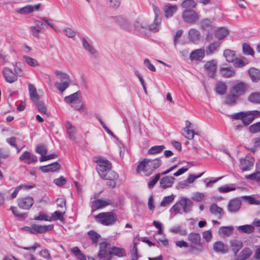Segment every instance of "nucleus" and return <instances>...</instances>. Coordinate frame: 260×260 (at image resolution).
<instances>
[{"label":"nucleus","mask_w":260,"mask_h":260,"mask_svg":"<svg viewBox=\"0 0 260 260\" xmlns=\"http://www.w3.org/2000/svg\"><path fill=\"white\" fill-rule=\"evenodd\" d=\"M55 76L60 80L61 82L63 81H70V78L68 74L63 72L61 70H56L54 72Z\"/></svg>","instance_id":"c9c22d12"},{"label":"nucleus","mask_w":260,"mask_h":260,"mask_svg":"<svg viewBox=\"0 0 260 260\" xmlns=\"http://www.w3.org/2000/svg\"><path fill=\"white\" fill-rule=\"evenodd\" d=\"M229 34V31L225 27H221L218 29L215 32V36L219 40H221L226 37Z\"/></svg>","instance_id":"c03bdc74"},{"label":"nucleus","mask_w":260,"mask_h":260,"mask_svg":"<svg viewBox=\"0 0 260 260\" xmlns=\"http://www.w3.org/2000/svg\"><path fill=\"white\" fill-rule=\"evenodd\" d=\"M40 112L42 114H46L47 109L45 104L42 102L37 101L35 103Z\"/></svg>","instance_id":"0e129e2a"},{"label":"nucleus","mask_w":260,"mask_h":260,"mask_svg":"<svg viewBox=\"0 0 260 260\" xmlns=\"http://www.w3.org/2000/svg\"><path fill=\"white\" fill-rule=\"evenodd\" d=\"M95 221L105 226L113 225L117 220V215L113 212H102L94 216Z\"/></svg>","instance_id":"20e7f679"},{"label":"nucleus","mask_w":260,"mask_h":260,"mask_svg":"<svg viewBox=\"0 0 260 260\" xmlns=\"http://www.w3.org/2000/svg\"><path fill=\"white\" fill-rule=\"evenodd\" d=\"M175 180V178L172 176H166L160 180V185L162 188L166 189L171 187Z\"/></svg>","instance_id":"aec40b11"},{"label":"nucleus","mask_w":260,"mask_h":260,"mask_svg":"<svg viewBox=\"0 0 260 260\" xmlns=\"http://www.w3.org/2000/svg\"><path fill=\"white\" fill-rule=\"evenodd\" d=\"M34 219L36 220L51 221V217L43 212L40 213L38 216H35Z\"/></svg>","instance_id":"13d9d810"},{"label":"nucleus","mask_w":260,"mask_h":260,"mask_svg":"<svg viewBox=\"0 0 260 260\" xmlns=\"http://www.w3.org/2000/svg\"><path fill=\"white\" fill-rule=\"evenodd\" d=\"M204 68L209 75L213 77L216 71L217 62L213 60L207 61L204 66Z\"/></svg>","instance_id":"6ab92c4d"},{"label":"nucleus","mask_w":260,"mask_h":260,"mask_svg":"<svg viewBox=\"0 0 260 260\" xmlns=\"http://www.w3.org/2000/svg\"><path fill=\"white\" fill-rule=\"evenodd\" d=\"M254 165V160L252 157H247L244 159L241 160V169L243 171L250 170Z\"/></svg>","instance_id":"b1692460"},{"label":"nucleus","mask_w":260,"mask_h":260,"mask_svg":"<svg viewBox=\"0 0 260 260\" xmlns=\"http://www.w3.org/2000/svg\"><path fill=\"white\" fill-rule=\"evenodd\" d=\"M248 89V85L243 82L237 81L230 90V94L226 98L225 103L229 105H235L239 97L243 95Z\"/></svg>","instance_id":"f257e3e1"},{"label":"nucleus","mask_w":260,"mask_h":260,"mask_svg":"<svg viewBox=\"0 0 260 260\" xmlns=\"http://www.w3.org/2000/svg\"><path fill=\"white\" fill-rule=\"evenodd\" d=\"M182 17L185 22L189 23H195L199 19L198 13L192 10H185L182 12Z\"/></svg>","instance_id":"1a4fd4ad"},{"label":"nucleus","mask_w":260,"mask_h":260,"mask_svg":"<svg viewBox=\"0 0 260 260\" xmlns=\"http://www.w3.org/2000/svg\"><path fill=\"white\" fill-rule=\"evenodd\" d=\"M249 131L252 134L257 133L260 132V122H257L249 127Z\"/></svg>","instance_id":"e2e57ef3"},{"label":"nucleus","mask_w":260,"mask_h":260,"mask_svg":"<svg viewBox=\"0 0 260 260\" xmlns=\"http://www.w3.org/2000/svg\"><path fill=\"white\" fill-rule=\"evenodd\" d=\"M29 94L30 99L34 102H37L40 100V96L38 94L36 87L32 84H28Z\"/></svg>","instance_id":"393cba45"},{"label":"nucleus","mask_w":260,"mask_h":260,"mask_svg":"<svg viewBox=\"0 0 260 260\" xmlns=\"http://www.w3.org/2000/svg\"><path fill=\"white\" fill-rule=\"evenodd\" d=\"M177 7L174 5L168 4L165 5L163 7V11L164 12L165 17L167 18L172 17L177 12Z\"/></svg>","instance_id":"f3484780"},{"label":"nucleus","mask_w":260,"mask_h":260,"mask_svg":"<svg viewBox=\"0 0 260 260\" xmlns=\"http://www.w3.org/2000/svg\"><path fill=\"white\" fill-rule=\"evenodd\" d=\"M116 21L119 23V25L123 29L131 31L133 28V25L130 23L129 21L123 17H116Z\"/></svg>","instance_id":"cd10ccee"},{"label":"nucleus","mask_w":260,"mask_h":260,"mask_svg":"<svg viewBox=\"0 0 260 260\" xmlns=\"http://www.w3.org/2000/svg\"><path fill=\"white\" fill-rule=\"evenodd\" d=\"M87 234L92 243H96L101 237L100 235L92 230L89 231Z\"/></svg>","instance_id":"864d4df0"},{"label":"nucleus","mask_w":260,"mask_h":260,"mask_svg":"<svg viewBox=\"0 0 260 260\" xmlns=\"http://www.w3.org/2000/svg\"><path fill=\"white\" fill-rule=\"evenodd\" d=\"M36 152L41 155H44L47 153V149L45 146L42 145L36 147Z\"/></svg>","instance_id":"338daca9"},{"label":"nucleus","mask_w":260,"mask_h":260,"mask_svg":"<svg viewBox=\"0 0 260 260\" xmlns=\"http://www.w3.org/2000/svg\"><path fill=\"white\" fill-rule=\"evenodd\" d=\"M223 55L228 62H233L235 60V53L233 50H225L224 51Z\"/></svg>","instance_id":"49530a36"},{"label":"nucleus","mask_w":260,"mask_h":260,"mask_svg":"<svg viewBox=\"0 0 260 260\" xmlns=\"http://www.w3.org/2000/svg\"><path fill=\"white\" fill-rule=\"evenodd\" d=\"M160 174H157L149 182L148 185L150 188H152L156 184L160 178Z\"/></svg>","instance_id":"774afa93"},{"label":"nucleus","mask_w":260,"mask_h":260,"mask_svg":"<svg viewBox=\"0 0 260 260\" xmlns=\"http://www.w3.org/2000/svg\"><path fill=\"white\" fill-rule=\"evenodd\" d=\"M243 50L246 55H254V51L248 44L244 43L243 44Z\"/></svg>","instance_id":"680f3d73"},{"label":"nucleus","mask_w":260,"mask_h":260,"mask_svg":"<svg viewBox=\"0 0 260 260\" xmlns=\"http://www.w3.org/2000/svg\"><path fill=\"white\" fill-rule=\"evenodd\" d=\"M221 75L225 78L233 77L235 74V70L230 67H221L220 69Z\"/></svg>","instance_id":"f704fd0d"},{"label":"nucleus","mask_w":260,"mask_h":260,"mask_svg":"<svg viewBox=\"0 0 260 260\" xmlns=\"http://www.w3.org/2000/svg\"><path fill=\"white\" fill-rule=\"evenodd\" d=\"M248 100L251 103L260 104V92H252L249 95Z\"/></svg>","instance_id":"8fccbe9b"},{"label":"nucleus","mask_w":260,"mask_h":260,"mask_svg":"<svg viewBox=\"0 0 260 260\" xmlns=\"http://www.w3.org/2000/svg\"><path fill=\"white\" fill-rule=\"evenodd\" d=\"M234 231V228L232 226H221L219 229L218 234L223 237H229L232 234Z\"/></svg>","instance_id":"7c9ffc66"},{"label":"nucleus","mask_w":260,"mask_h":260,"mask_svg":"<svg viewBox=\"0 0 260 260\" xmlns=\"http://www.w3.org/2000/svg\"><path fill=\"white\" fill-rule=\"evenodd\" d=\"M161 164L162 161L159 158L154 159L144 158L139 162L136 171L138 174L143 173L146 176H149Z\"/></svg>","instance_id":"f03ea898"},{"label":"nucleus","mask_w":260,"mask_h":260,"mask_svg":"<svg viewBox=\"0 0 260 260\" xmlns=\"http://www.w3.org/2000/svg\"><path fill=\"white\" fill-rule=\"evenodd\" d=\"M178 202L183 212L186 213L191 211L193 203L190 199L185 197H182Z\"/></svg>","instance_id":"4468645a"},{"label":"nucleus","mask_w":260,"mask_h":260,"mask_svg":"<svg viewBox=\"0 0 260 260\" xmlns=\"http://www.w3.org/2000/svg\"><path fill=\"white\" fill-rule=\"evenodd\" d=\"M110 168L111 164L108 160L103 158H99L96 169L101 177L105 176V174Z\"/></svg>","instance_id":"6e6552de"},{"label":"nucleus","mask_w":260,"mask_h":260,"mask_svg":"<svg viewBox=\"0 0 260 260\" xmlns=\"http://www.w3.org/2000/svg\"><path fill=\"white\" fill-rule=\"evenodd\" d=\"M213 248L216 252L224 254L228 252V249L225 246L224 243L221 241L215 242L213 245Z\"/></svg>","instance_id":"c756f323"},{"label":"nucleus","mask_w":260,"mask_h":260,"mask_svg":"<svg viewBox=\"0 0 260 260\" xmlns=\"http://www.w3.org/2000/svg\"><path fill=\"white\" fill-rule=\"evenodd\" d=\"M64 101L71 105V107L78 111L84 110V105L82 102V98L79 92H76L69 96H65Z\"/></svg>","instance_id":"39448f33"},{"label":"nucleus","mask_w":260,"mask_h":260,"mask_svg":"<svg viewBox=\"0 0 260 260\" xmlns=\"http://www.w3.org/2000/svg\"><path fill=\"white\" fill-rule=\"evenodd\" d=\"M60 168V165L57 162L53 164L40 167V169L43 172H54L59 170Z\"/></svg>","instance_id":"473e14b6"},{"label":"nucleus","mask_w":260,"mask_h":260,"mask_svg":"<svg viewBox=\"0 0 260 260\" xmlns=\"http://www.w3.org/2000/svg\"><path fill=\"white\" fill-rule=\"evenodd\" d=\"M98 257L101 260H112L111 246L107 242L100 243V249Z\"/></svg>","instance_id":"0eeeda50"},{"label":"nucleus","mask_w":260,"mask_h":260,"mask_svg":"<svg viewBox=\"0 0 260 260\" xmlns=\"http://www.w3.org/2000/svg\"><path fill=\"white\" fill-rule=\"evenodd\" d=\"M34 203V199L30 197L19 198L17 200V204L19 208L24 210L29 209Z\"/></svg>","instance_id":"9b49d317"},{"label":"nucleus","mask_w":260,"mask_h":260,"mask_svg":"<svg viewBox=\"0 0 260 260\" xmlns=\"http://www.w3.org/2000/svg\"><path fill=\"white\" fill-rule=\"evenodd\" d=\"M220 45V43L219 42H214L211 43L206 48V53L207 55L211 54L216 51Z\"/></svg>","instance_id":"58836bf2"},{"label":"nucleus","mask_w":260,"mask_h":260,"mask_svg":"<svg viewBox=\"0 0 260 260\" xmlns=\"http://www.w3.org/2000/svg\"><path fill=\"white\" fill-rule=\"evenodd\" d=\"M189 40L193 43H197L200 39V32L196 29L191 28L188 32Z\"/></svg>","instance_id":"72a5a7b5"},{"label":"nucleus","mask_w":260,"mask_h":260,"mask_svg":"<svg viewBox=\"0 0 260 260\" xmlns=\"http://www.w3.org/2000/svg\"><path fill=\"white\" fill-rule=\"evenodd\" d=\"M111 252L112 257L113 255H116L118 257H122L125 255V251L122 248L111 246Z\"/></svg>","instance_id":"37998d69"},{"label":"nucleus","mask_w":260,"mask_h":260,"mask_svg":"<svg viewBox=\"0 0 260 260\" xmlns=\"http://www.w3.org/2000/svg\"><path fill=\"white\" fill-rule=\"evenodd\" d=\"M53 228V224L48 225H41L39 224H33L31 225V233L34 234L44 233L47 231H51Z\"/></svg>","instance_id":"f8f14e48"},{"label":"nucleus","mask_w":260,"mask_h":260,"mask_svg":"<svg viewBox=\"0 0 260 260\" xmlns=\"http://www.w3.org/2000/svg\"><path fill=\"white\" fill-rule=\"evenodd\" d=\"M227 90L226 85L223 82H219L216 86V91L219 94H224Z\"/></svg>","instance_id":"603ef678"},{"label":"nucleus","mask_w":260,"mask_h":260,"mask_svg":"<svg viewBox=\"0 0 260 260\" xmlns=\"http://www.w3.org/2000/svg\"><path fill=\"white\" fill-rule=\"evenodd\" d=\"M133 26L140 32H144L147 29L148 25L144 22L136 21L133 24Z\"/></svg>","instance_id":"de8ad7c7"},{"label":"nucleus","mask_w":260,"mask_h":260,"mask_svg":"<svg viewBox=\"0 0 260 260\" xmlns=\"http://www.w3.org/2000/svg\"><path fill=\"white\" fill-rule=\"evenodd\" d=\"M245 178L252 181L259 182H260V171H256L254 173L246 175Z\"/></svg>","instance_id":"6e6d98bb"},{"label":"nucleus","mask_w":260,"mask_h":260,"mask_svg":"<svg viewBox=\"0 0 260 260\" xmlns=\"http://www.w3.org/2000/svg\"><path fill=\"white\" fill-rule=\"evenodd\" d=\"M260 116V111L257 110L240 112L235 113L231 117L236 120H242L243 125L247 126L256 118Z\"/></svg>","instance_id":"7ed1b4c3"},{"label":"nucleus","mask_w":260,"mask_h":260,"mask_svg":"<svg viewBox=\"0 0 260 260\" xmlns=\"http://www.w3.org/2000/svg\"><path fill=\"white\" fill-rule=\"evenodd\" d=\"M197 4L194 0H185L181 4V7L185 10H190L196 7Z\"/></svg>","instance_id":"a18cd8bd"},{"label":"nucleus","mask_w":260,"mask_h":260,"mask_svg":"<svg viewBox=\"0 0 260 260\" xmlns=\"http://www.w3.org/2000/svg\"><path fill=\"white\" fill-rule=\"evenodd\" d=\"M252 253V251L249 248H244L240 252L235 260H246L251 256Z\"/></svg>","instance_id":"2f4dec72"},{"label":"nucleus","mask_w":260,"mask_h":260,"mask_svg":"<svg viewBox=\"0 0 260 260\" xmlns=\"http://www.w3.org/2000/svg\"><path fill=\"white\" fill-rule=\"evenodd\" d=\"M105 175V176H102V178L109 180L107 185L111 188L114 187L116 186L115 181L118 178V175L115 171L112 170L111 168Z\"/></svg>","instance_id":"9d476101"},{"label":"nucleus","mask_w":260,"mask_h":260,"mask_svg":"<svg viewBox=\"0 0 260 260\" xmlns=\"http://www.w3.org/2000/svg\"><path fill=\"white\" fill-rule=\"evenodd\" d=\"M3 76L6 81L8 83H13L17 81V76L8 68H5L3 71Z\"/></svg>","instance_id":"2eb2a0df"},{"label":"nucleus","mask_w":260,"mask_h":260,"mask_svg":"<svg viewBox=\"0 0 260 260\" xmlns=\"http://www.w3.org/2000/svg\"><path fill=\"white\" fill-rule=\"evenodd\" d=\"M182 211L181 206L178 202L174 204L170 210L171 215L173 216L178 214H182Z\"/></svg>","instance_id":"a19ab883"},{"label":"nucleus","mask_w":260,"mask_h":260,"mask_svg":"<svg viewBox=\"0 0 260 260\" xmlns=\"http://www.w3.org/2000/svg\"><path fill=\"white\" fill-rule=\"evenodd\" d=\"M210 211L213 214L221 216L223 215V209L218 207L216 204H213L211 205Z\"/></svg>","instance_id":"79ce46f5"},{"label":"nucleus","mask_w":260,"mask_h":260,"mask_svg":"<svg viewBox=\"0 0 260 260\" xmlns=\"http://www.w3.org/2000/svg\"><path fill=\"white\" fill-rule=\"evenodd\" d=\"M241 205V202L240 200L237 198L233 199L229 201L228 209L229 212L236 213L239 210Z\"/></svg>","instance_id":"a211bd4d"},{"label":"nucleus","mask_w":260,"mask_h":260,"mask_svg":"<svg viewBox=\"0 0 260 260\" xmlns=\"http://www.w3.org/2000/svg\"><path fill=\"white\" fill-rule=\"evenodd\" d=\"M164 149L165 147L162 145L154 146L148 150V154L149 155H156L161 152Z\"/></svg>","instance_id":"09e8293b"},{"label":"nucleus","mask_w":260,"mask_h":260,"mask_svg":"<svg viewBox=\"0 0 260 260\" xmlns=\"http://www.w3.org/2000/svg\"><path fill=\"white\" fill-rule=\"evenodd\" d=\"M205 56L204 49H196L191 52L189 58L191 60H201Z\"/></svg>","instance_id":"412c9836"},{"label":"nucleus","mask_w":260,"mask_h":260,"mask_svg":"<svg viewBox=\"0 0 260 260\" xmlns=\"http://www.w3.org/2000/svg\"><path fill=\"white\" fill-rule=\"evenodd\" d=\"M237 230L241 233L250 234L254 232V227L250 224L240 225L237 227Z\"/></svg>","instance_id":"4c0bfd02"},{"label":"nucleus","mask_w":260,"mask_h":260,"mask_svg":"<svg viewBox=\"0 0 260 260\" xmlns=\"http://www.w3.org/2000/svg\"><path fill=\"white\" fill-rule=\"evenodd\" d=\"M70 81L57 82L55 83L56 88L61 92H63L69 86Z\"/></svg>","instance_id":"3c124183"},{"label":"nucleus","mask_w":260,"mask_h":260,"mask_svg":"<svg viewBox=\"0 0 260 260\" xmlns=\"http://www.w3.org/2000/svg\"><path fill=\"white\" fill-rule=\"evenodd\" d=\"M112 204V202L108 199H100L93 201L91 203V207L95 210L104 208Z\"/></svg>","instance_id":"ddd939ff"},{"label":"nucleus","mask_w":260,"mask_h":260,"mask_svg":"<svg viewBox=\"0 0 260 260\" xmlns=\"http://www.w3.org/2000/svg\"><path fill=\"white\" fill-rule=\"evenodd\" d=\"M243 243L241 241L238 240H231L230 241V249L233 252L234 255L236 256L239 251L243 247Z\"/></svg>","instance_id":"dca6fc26"},{"label":"nucleus","mask_w":260,"mask_h":260,"mask_svg":"<svg viewBox=\"0 0 260 260\" xmlns=\"http://www.w3.org/2000/svg\"><path fill=\"white\" fill-rule=\"evenodd\" d=\"M82 45L85 50H86L90 55L96 56V51L91 45L90 42L87 41L85 38L81 39Z\"/></svg>","instance_id":"a878e982"},{"label":"nucleus","mask_w":260,"mask_h":260,"mask_svg":"<svg viewBox=\"0 0 260 260\" xmlns=\"http://www.w3.org/2000/svg\"><path fill=\"white\" fill-rule=\"evenodd\" d=\"M174 200V196L172 194L163 198L160 203V205L163 207L167 206L169 205Z\"/></svg>","instance_id":"bf43d9fd"},{"label":"nucleus","mask_w":260,"mask_h":260,"mask_svg":"<svg viewBox=\"0 0 260 260\" xmlns=\"http://www.w3.org/2000/svg\"><path fill=\"white\" fill-rule=\"evenodd\" d=\"M19 159L20 160L24 161L25 162L28 164L31 162H36L38 160L36 156L28 151H25L23 154L20 156Z\"/></svg>","instance_id":"4be33fe9"},{"label":"nucleus","mask_w":260,"mask_h":260,"mask_svg":"<svg viewBox=\"0 0 260 260\" xmlns=\"http://www.w3.org/2000/svg\"><path fill=\"white\" fill-rule=\"evenodd\" d=\"M188 240L194 245H200L201 238L199 233L191 232L187 236Z\"/></svg>","instance_id":"bb28decb"},{"label":"nucleus","mask_w":260,"mask_h":260,"mask_svg":"<svg viewBox=\"0 0 260 260\" xmlns=\"http://www.w3.org/2000/svg\"><path fill=\"white\" fill-rule=\"evenodd\" d=\"M40 7V4H37L35 5H27L17 10L16 11L18 13L21 14H25L38 10Z\"/></svg>","instance_id":"5701e85b"},{"label":"nucleus","mask_w":260,"mask_h":260,"mask_svg":"<svg viewBox=\"0 0 260 260\" xmlns=\"http://www.w3.org/2000/svg\"><path fill=\"white\" fill-rule=\"evenodd\" d=\"M22 57L27 64L31 67H37L40 66L39 62L35 58L26 55H24Z\"/></svg>","instance_id":"e433bc0d"},{"label":"nucleus","mask_w":260,"mask_h":260,"mask_svg":"<svg viewBox=\"0 0 260 260\" xmlns=\"http://www.w3.org/2000/svg\"><path fill=\"white\" fill-rule=\"evenodd\" d=\"M62 31L64 35L70 38H74L76 35L75 31L71 28L65 27L63 28Z\"/></svg>","instance_id":"4d7b16f0"},{"label":"nucleus","mask_w":260,"mask_h":260,"mask_svg":"<svg viewBox=\"0 0 260 260\" xmlns=\"http://www.w3.org/2000/svg\"><path fill=\"white\" fill-rule=\"evenodd\" d=\"M153 10L154 14V19L153 22L149 25H148L147 28L151 31H158L161 28V15L160 9L155 6H153Z\"/></svg>","instance_id":"423d86ee"},{"label":"nucleus","mask_w":260,"mask_h":260,"mask_svg":"<svg viewBox=\"0 0 260 260\" xmlns=\"http://www.w3.org/2000/svg\"><path fill=\"white\" fill-rule=\"evenodd\" d=\"M53 182L57 186H62L66 183L67 180L63 176H61L58 178L55 179Z\"/></svg>","instance_id":"69168bd1"},{"label":"nucleus","mask_w":260,"mask_h":260,"mask_svg":"<svg viewBox=\"0 0 260 260\" xmlns=\"http://www.w3.org/2000/svg\"><path fill=\"white\" fill-rule=\"evenodd\" d=\"M66 128L67 134L69 138L73 141L76 140V128L74 125L69 121H67L66 123Z\"/></svg>","instance_id":"c85d7f7f"},{"label":"nucleus","mask_w":260,"mask_h":260,"mask_svg":"<svg viewBox=\"0 0 260 260\" xmlns=\"http://www.w3.org/2000/svg\"><path fill=\"white\" fill-rule=\"evenodd\" d=\"M65 213V210L63 212L55 211L51 214V219L54 220H59L61 221L64 220L63 215Z\"/></svg>","instance_id":"5fc2aeb1"},{"label":"nucleus","mask_w":260,"mask_h":260,"mask_svg":"<svg viewBox=\"0 0 260 260\" xmlns=\"http://www.w3.org/2000/svg\"><path fill=\"white\" fill-rule=\"evenodd\" d=\"M248 63L247 59L244 57L235 60L234 66L236 67L240 68L247 64Z\"/></svg>","instance_id":"052dcab7"},{"label":"nucleus","mask_w":260,"mask_h":260,"mask_svg":"<svg viewBox=\"0 0 260 260\" xmlns=\"http://www.w3.org/2000/svg\"><path fill=\"white\" fill-rule=\"evenodd\" d=\"M249 74L253 81H257L260 79V71L255 68H251Z\"/></svg>","instance_id":"ea45409f"}]
</instances>
